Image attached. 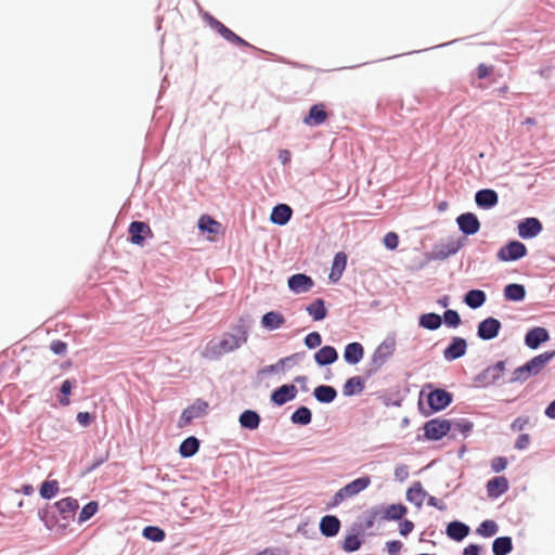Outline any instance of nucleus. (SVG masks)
<instances>
[{
	"instance_id": "nucleus-1",
	"label": "nucleus",
	"mask_w": 555,
	"mask_h": 555,
	"mask_svg": "<svg viewBox=\"0 0 555 555\" xmlns=\"http://www.w3.org/2000/svg\"><path fill=\"white\" fill-rule=\"evenodd\" d=\"M248 334L244 328H238L236 334L225 333L219 341H210L206 352L211 357H221L236 350L247 341Z\"/></svg>"
},
{
	"instance_id": "nucleus-2",
	"label": "nucleus",
	"mask_w": 555,
	"mask_h": 555,
	"mask_svg": "<svg viewBox=\"0 0 555 555\" xmlns=\"http://www.w3.org/2000/svg\"><path fill=\"white\" fill-rule=\"evenodd\" d=\"M554 357L555 351H546L533 357L530 361L514 370L511 382L522 383L529 377L538 375Z\"/></svg>"
},
{
	"instance_id": "nucleus-3",
	"label": "nucleus",
	"mask_w": 555,
	"mask_h": 555,
	"mask_svg": "<svg viewBox=\"0 0 555 555\" xmlns=\"http://www.w3.org/2000/svg\"><path fill=\"white\" fill-rule=\"evenodd\" d=\"M370 483L371 478L367 476L354 479L353 481L349 482L335 493V495L333 496L332 506H337L346 499L357 495L358 493L366 489L370 486Z\"/></svg>"
},
{
	"instance_id": "nucleus-4",
	"label": "nucleus",
	"mask_w": 555,
	"mask_h": 555,
	"mask_svg": "<svg viewBox=\"0 0 555 555\" xmlns=\"http://www.w3.org/2000/svg\"><path fill=\"white\" fill-rule=\"evenodd\" d=\"M208 403L203 399H197L193 404L183 410L178 425L180 428L188 426L194 418H199L206 415Z\"/></svg>"
},
{
	"instance_id": "nucleus-5",
	"label": "nucleus",
	"mask_w": 555,
	"mask_h": 555,
	"mask_svg": "<svg viewBox=\"0 0 555 555\" xmlns=\"http://www.w3.org/2000/svg\"><path fill=\"white\" fill-rule=\"evenodd\" d=\"M527 254L526 246L518 242V241H512L508 244L504 245L500 250L498 251V259L501 261H515L520 259Z\"/></svg>"
},
{
	"instance_id": "nucleus-6",
	"label": "nucleus",
	"mask_w": 555,
	"mask_h": 555,
	"mask_svg": "<svg viewBox=\"0 0 555 555\" xmlns=\"http://www.w3.org/2000/svg\"><path fill=\"white\" fill-rule=\"evenodd\" d=\"M129 241L133 245L143 246L146 237H153L150 225L142 221H133L129 225Z\"/></svg>"
},
{
	"instance_id": "nucleus-7",
	"label": "nucleus",
	"mask_w": 555,
	"mask_h": 555,
	"mask_svg": "<svg viewBox=\"0 0 555 555\" xmlns=\"http://www.w3.org/2000/svg\"><path fill=\"white\" fill-rule=\"evenodd\" d=\"M451 428V424L447 420H431L424 426L425 436L430 440H439L446 436Z\"/></svg>"
},
{
	"instance_id": "nucleus-8",
	"label": "nucleus",
	"mask_w": 555,
	"mask_h": 555,
	"mask_svg": "<svg viewBox=\"0 0 555 555\" xmlns=\"http://www.w3.org/2000/svg\"><path fill=\"white\" fill-rule=\"evenodd\" d=\"M501 330V322L492 317L481 321L478 325L477 334L483 340H490L498 336Z\"/></svg>"
},
{
	"instance_id": "nucleus-9",
	"label": "nucleus",
	"mask_w": 555,
	"mask_h": 555,
	"mask_svg": "<svg viewBox=\"0 0 555 555\" xmlns=\"http://www.w3.org/2000/svg\"><path fill=\"white\" fill-rule=\"evenodd\" d=\"M327 117L328 113L325 109V105L319 103L310 107L308 115L304 117L302 121L307 126L314 127L324 124Z\"/></svg>"
},
{
	"instance_id": "nucleus-10",
	"label": "nucleus",
	"mask_w": 555,
	"mask_h": 555,
	"mask_svg": "<svg viewBox=\"0 0 555 555\" xmlns=\"http://www.w3.org/2000/svg\"><path fill=\"white\" fill-rule=\"evenodd\" d=\"M452 401V395L444 389H435L428 395V404L434 411L447 408Z\"/></svg>"
},
{
	"instance_id": "nucleus-11",
	"label": "nucleus",
	"mask_w": 555,
	"mask_h": 555,
	"mask_svg": "<svg viewBox=\"0 0 555 555\" xmlns=\"http://www.w3.org/2000/svg\"><path fill=\"white\" fill-rule=\"evenodd\" d=\"M456 222L460 230L466 235H473L480 229V222L473 212H465L457 217Z\"/></svg>"
},
{
	"instance_id": "nucleus-12",
	"label": "nucleus",
	"mask_w": 555,
	"mask_h": 555,
	"mask_svg": "<svg viewBox=\"0 0 555 555\" xmlns=\"http://www.w3.org/2000/svg\"><path fill=\"white\" fill-rule=\"evenodd\" d=\"M467 343L462 337H453L451 344L444 349L443 357L448 361L456 360L466 353Z\"/></svg>"
},
{
	"instance_id": "nucleus-13",
	"label": "nucleus",
	"mask_w": 555,
	"mask_h": 555,
	"mask_svg": "<svg viewBox=\"0 0 555 555\" xmlns=\"http://www.w3.org/2000/svg\"><path fill=\"white\" fill-rule=\"evenodd\" d=\"M313 285V280L302 273L294 274L288 279V287L296 294L309 292Z\"/></svg>"
},
{
	"instance_id": "nucleus-14",
	"label": "nucleus",
	"mask_w": 555,
	"mask_h": 555,
	"mask_svg": "<svg viewBox=\"0 0 555 555\" xmlns=\"http://www.w3.org/2000/svg\"><path fill=\"white\" fill-rule=\"evenodd\" d=\"M550 339V335L546 328L544 327H533L528 331L525 336V344L530 349H537L542 343H545Z\"/></svg>"
},
{
	"instance_id": "nucleus-15",
	"label": "nucleus",
	"mask_w": 555,
	"mask_h": 555,
	"mask_svg": "<svg viewBox=\"0 0 555 555\" xmlns=\"http://www.w3.org/2000/svg\"><path fill=\"white\" fill-rule=\"evenodd\" d=\"M542 231V223L537 218H527L518 224V234L522 238H532Z\"/></svg>"
},
{
	"instance_id": "nucleus-16",
	"label": "nucleus",
	"mask_w": 555,
	"mask_h": 555,
	"mask_svg": "<svg viewBox=\"0 0 555 555\" xmlns=\"http://www.w3.org/2000/svg\"><path fill=\"white\" fill-rule=\"evenodd\" d=\"M296 395L297 388L294 385H283L272 392L271 400L278 405H283L293 400Z\"/></svg>"
},
{
	"instance_id": "nucleus-17",
	"label": "nucleus",
	"mask_w": 555,
	"mask_h": 555,
	"mask_svg": "<svg viewBox=\"0 0 555 555\" xmlns=\"http://www.w3.org/2000/svg\"><path fill=\"white\" fill-rule=\"evenodd\" d=\"M508 490V480L498 476L487 482V492L490 498H498Z\"/></svg>"
},
{
	"instance_id": "nucleus-18",
	"label": "nucleus",
	"mask_w": 555,
	"mask_h": 555,
	"mask_svg": "<svg viewBox=\"0 0 555 555\" xmlns=\"http://www.w3.org/2000/svg\"><path fill=\"white\" fill-rule=\"evenodd\" d=\"M56 509L63 516L64 519L74 517L76 511L79 507L78 501L74 498H64L55 503Z\"/></svg>"
},
{
	"instance_id": "nucleus-19",
	"label": "nucleus",
	"mask_w": 555,
	"mask_h": 555,
	"mask_svg": "<svg viewBox=\"0 0 555 555\" xmlns=\"http://www.w3.org/2000/svg\"><path fill=\"white\" fill-rule=\"evenodd\" d=\"M476 204L482 208L494 207L499 202L498 193L490 189L480 190L475 195Z\"/></svg>"
},
{
	"instance_id": "nucleus-20",
	"label": "nucleus",
	"mask_w": 555,
	"mask_h": 555,
	"mask_svg": "<svg viewBox=\"0 0 555 555\" xmlns=\"http://www.w3.org/2000/svg\"><path fill=\"white\" fill-rule=\"evenodd\" d=\"M340 529V521L336 516L326 515L320 521V531L325 537H334Z\"/></svg>"
},
{
	"instance_id": "nucleus-21",
	"label": "nucleus",
	"mask_w": 555,
	"mask_h": 555,
	"mask_svg": "<svg viewBox=\"0 0 555 555\" xmlns=\"http://www.w3.org/2000/svg\"><path fill=\"white\" fill-rule=\"evenodd\" d=\"M363 356L364 349L360 343H350L345 347L344 359L349 364L359 363Z\"/></svg>"
},
{
	"instance_id": "nucleus-22",
	"label": "nucleus",
	"mask_w": 555,
	"mask_h": 555,
	"mask_svg": "<svg viewBox=\"0 0 555 555\" xmlns=\"http://www.w3.org/2000/svg\"><path fill=\"white\" fill-rule=\"evenodd\" d=\"M347 266V255L344 251H339L335 255L332 269L330 273V280L333 282L339 281Z\"/></svg>"
},
{
	"instance_id": "nucleus-23",
	"label": "nucleus",
	"mask_w": 555,
	"mask_h": 555,
	"mask_svg": "<svg viewBox=\"0 0 555 555\" xmlns=\"http://www.w3.org/2000/svg\"><path fill=\"white\" fill-rule=\"evenodd\" d=\"M293 210L286 204L276 205L271 212V221L279 225H284L287 223L292 217Z\"/></svg>"
},
{
	"instance_id": "nucleus-24",
	"label": "nucleus",
	"mask_w": 555,
	"mask_h": 555,
	"mask_svg": "<svg viewBox=\"0 0 555 555\" xmlns=\"http://www.w3.org/2000/svg\"><path fill=\"white\" fill-rule=\"evenodd\" d=\"M285 322L286 320L284 315L276 311L267 312L266 314H263L261 319L262 327L269 331H274L282 327L285 324Z\"/></svg>"
},
{
	"instance_id": "nucleus-25",
	"label": "nucleus",
	"mask_w": 555,
	"mask_h": 555,
	"mask_svg": "<svg viewBox=\"0 0 555 555\" xmlns=\"http://www.w3.org/2000/svg\"><path fill=\"white\" fill-rule=\"evenodd\" d=\"M338 358L336 349L332 346H324L314 353V360L319 365L334 363Z\"/></svg>"
},
{
	"instance_id": "nucleus-26",
	"label": "nucleus",
	"mask_w": 555,
	"mask_h": 555,
	"mask_svg": "<svg viewBox=\"0 0 555 555\" xmlns=\"http://www.w3.org/2000/svg\"><path fill=\"white\" fill-rule=\"evenodd\" d=\"M426 498V492L420 481L414 482L406 491V500L421 507Z\"/></svg>"
},
{
	"instance_id": "nucleus-27",
	"label": "nucleus",
	"mask_w": 555,
	"mask_h": 555,
	"mask_svg": "<svg viewBox=\"0 0 555 555\" xmlns=\"http://www.w3.org/2000/svg\"><path fill=\"white\" fill-rule=\"evenodd\" d=\"M469 533V527L461 521H452L447 527V534L455 541H462Z\"/></svg>"
},
{
	"instance_id": "nucleus-28",
	"label": "nucleus",
	"mask_w": 555,
	"mask_h": 555,
	"mask_svg": "<svg viewBox=\"0 0 555 555\" xmlns=\"http://www.w3.org/2000/svg\"><path fill=\"white\" fill-rule=\"evenodd\" d=\"M487 299L486 293L480 289H472L466 293L464 302L472 309L481 307Z\"/></svg>"
},
{
	"instance_id": "nucleus-29",
	"label": "nucleus",
	"mask_w": 555,
	"mask_h": 555,
	"mask_svg": "<svg viewBox=\"0 0 555 555\" xmlns=\"http://www.w3.org/2000/svg\"><path fill=\"white\" fill-rule=\"evenodd\" d=\"M238 421L242 427L254 430L257 429L260 424V416L255 411L246 410L240 415Z\"/></svg>"
},
{
	"instance_id": "nucleus-30",
	"label": "nucleus",
	"mask_w": 555,
	"mask_h": 555,
	"mask_svg": "<svg viewBox=\"0 0 555 555\" xmlns=\"http://www.w3.org/2000/svg\"><path fill=\"white\" fill-rule=\"evenodd\" d=\"M313 396L319 402L330 403L334 401V399L337 396V392L334 387L322 385L314 388Z\"/></svg>"
},
{
	"instance_id": "nucleus-31",
	"label": "nucleus",
	"mask_w": 555,
	"mask_h": 555,
	"mask_svg": "<svg viewBox=\"0 0 555 555\" xmlns=\"http://www.w3.org/2000/svg\"><path fill=\"white\" fill-rule=\"evenodd\" d=\"M406 513L408 508L403 504H391L384 508L383 518L387 520H401Z\"/></svg>"
},
{
	"instance_id": "nucleus-32",
	"label": "nucleus",
	"mask_w": 555,
	"mask_h": 555,
	"mask_svg": "<svg viewBox=\"0 0 555 555\" xmlns=\"http://www.w3.org/2000/svg\"><path fill=\"white\" fill-rule=\"evenodd\" d=\"M307 312L312 317L315 321L323 320L326 314L327 310L325 308L324 300L321 298L315 299L307 307Z\"/></svg>"
},
{
	"instance_id": "nucleus-33",
	"label": "nucleus",
	"mask_w": 555,
	"mask_h": 555,
	"mask_svg": "<svg viewBox=\"0 0 555 555\" xmlns=\"http://www.w3.org/2000/svg\"><path fill=\"white\" fill-rule=\"evenodd\" d=\"M504 296L507 300L520 301L526 296V289L521 284L512 283L505 286Z\"/></svg>"
},
{
	"instance_id": "nucleus-34",
	"label": "nucleus",
	"mask_w": 555,
	"mask_h": 555,
	"mask_svg": "<svg viewBox=\"0 0 555 555\" xmlns=\"http://www.w3.org/2000/svg\"><path fill=\"white\" fill-rule=\"evenodd\" d=\"M513 548L512 539L509 537H500L493 541L492 551L494 555H506Z\"/></svg>"
},
{
	"instance_id": "nucleus-35",
	"label": "nucleus",
	"mask_w": 555,
	"mask_h": 555,
	"mask_svg": "<svg viewBox=\"0 0 555 555\" xmlns=\"http://www.w3.org/2000/svg\"><path fill=\"white\" fill-rule=\"evenodd\" d=\"M198 448L199 441L195 437H189L180 444L179 452L183 457H190L198 451Z\"/></svg>"
},
{
	"instance_id": "nucleus-36",
	"label": "nucleus",
	"mask_w": 555,
	"mask_h": 555,
	"mask_svg": "<svg viewBox=\"0 0 555 555\" xmlns=\"http://www.w3.org/2000/svg\"><path fill=\"white\" fill-rule=\"evenodd\" d=\"M442 319L437 313H425L420 318V325L427 330H437L441 326Z\"/></svg>"
},
{
	"instance_id": "nucleus-37",
	"label": "nucleus",
	"mask_w": 555,
	"mask_h": 555,
	"mask_svg": "<svg viewBox=\"0 0 555 555\" xmlns=\"http://www.w3.org/2000/svg\"><path fill=\"white\" fill-rule=\"evenodd\" d=\"M198 228L202 232L217 234L220 229V223L208 215H203L198 220Z\"/></svg>"
},
{
	"instance_id": "nucleus-38",
	"label": "nucleus",
	"mask_w": 555,
	"mask_h": 555,
	"mask_svg": "<svg viewBox=\"0 0 555 555\" xmlns=\"http://www.w3.org/2000/svg\"><path fill=\"white\" fill-rule=\"evenodd\" d=\"M208 23L227 41L231 42L232 38H234L235 34L215 17L208 16Z\"/></svg>"
},
{
	"instance_id": "nucleus-39",
	"label": "nucleus",
	"mask_w": 555,
	"mask_h": 555,
	"mask_svg": "<svg viewBox=\"0 0 555 555\" xmlns=\"http://www.w3.org/2000/svg\"><path fill=\"white\" fill-rule=\"evenodd\" d=\"M311 411L307 406H300L292 414L291 420L294 424L307 425L311 422Z\"/></svg>"
},
{
	"instance_id": "nucleus-40",
	"label": "nucleus",
	"mask_w": 555,
	"mask_h": 555,
	"mask_svg": "<svg viewBox=\"0 0 555 555\" xmlns=\"http://www.w3.org/2000/svg\"><path fill=\"white\" fill-rule=\"evenodd\" d=\"M59 482L56 480H47L40 487V495L43 499H52L59 492Z\"/></svg>"
},
{
	"instance_id": "nucleus-41",
	"label": "nucleus",
	"mask_w": 555,
	"mask_h": 555,
	"mask_svg": "<svg viewBox=\"0 0 555 555\" xmlns=\"http://www.w3.org/2000/svg\"><path fill=\"white\" fill-rule=\"evenodd\" d=\"M363 382L360 377L354 376L349 378L344 385V393L346 396H351L356 392H360L363 390Z\"/></svg>"
},
{
	"instance_id": "nucleus-42",
	"label": "nucleus",
	"mask_w": 555,
	"mask_h": 555,
	"mask_svg": "<svg viewBox=\"0 0 555 555\" xmlns=\"http://www.w3.org/2000/svg\"><path fill=\"white\" fill-rule=\"evenodd\" d=\"M99 509V505L96 502L92 501L86 504L78 516V522L82 524L90 519Z\"/></svg>"
},
{
	"instance_id": "nucleus-43",
	"label": "nucleus",
	"mask_w": 555,
	"mask_h": 555,
	"mask_svg": "<svg viewBox=\"0 0 555 555\" xmlns=\"http://www.w3.org/2000/svg\"><path fill=\"white\" fill-rule=\"evenodd\" d=\"M143 535L154 542H160L165 539V532L163 529L154 526L145 527L143 530Z\"/></svg>"
},
{
	"instance_id": "nucleus-44",
	"label": "nucleus",
	"mask_w": 555,
	"mask_h": 555,
	"mask_svg": "<svg viewBox=\"0 0 555 555\" xmlns=\"http://www.w3.org/2000/svg\"><path fill=\"white\" fill-rule=\"evenodd\" d=\"M477 532L482 537H492L498 532V525L493 520H485L477 528Z\"/></svg>"
},
{
	"instance_id": "nucleus-45",
	"label": "nucleus",
	"mask_w": 555,
	"mask_h": 555,
	"mask_svg": "<svg viewBox=\"0 0 555 555\" xmlns=\"http://www.w3.org/2000/svg\"><path fill=\"white\" fill-rule=\"evenodd\" d=\"M361 546V541L356 534L347 535L343 542V548L346 552H354Z\"/></svg>"
},
{
	"instance_id": "nucleus-46",
	"label": "nucleus",
	"mask_w": 555,
	"mask_h": 555,
	"mask_svg": "<svg viewBox=\"0 0 555 555\" xmlns=\"http://www.w3.org/2000/svg\"><path fill=\"white\" fill-rule=\"evenodd\" d=\"M74 385H75V380L72 382L69 379H66L63 382L61 389H60L63 395V397L60 398V403L62 405L66 406L69 404L70 401H69L68 396L70 395Z\"/></svg>"
},
{
	"instance_id": "nucleus-47",
	"label": "nucleus",
	"mask_w": 555,
	"mask_h": 555,
	"mask_svg": "<svg viewBox=\"0 0 555 555\" xmlns=\"http://www.w3.org/2000/svg\"><path fill=\"white\" fill-rule=\"evenodd\" d=\"M443 320L448 326L457 327L461 324L460 314L455 310H447Z\"/></svg>"
},
{
	"instance_id": "nucleus-48",
	"label": "nucleus",
	"mask_w": 555,
	"mask_h": 555,
	"mask_svg": "<svg viewBox=\"0 0 555 555\" xmlns=\"http://www.w3.org/2000/svg\"><path fill=\"white\" fill-rule=\"evenodd\" d=\"M321 343H322V337H321L320 333H318V332H311L310 334H308L305 337V345L309 349L319 347L321 345Z\"/></svg>"
},
{
	"instance_id": "nucleus-49",
	"label": "nucleus",
	"mask_w": 555,
	"mask_h": 555,
	"mask_svg": "<svg viewBox=\"0 0 555 555\" xmlns=\"http://www.w3.org/2000/svg\"><path fill=\"white\" fill-rule=\"evenodd\" d=\"M508 461L504 456H496L491 461V468L495 473H500L507 467Z\"/></svg>"
},
{
	"instance_id": "nucleus-50",
	"label": "nucleus",
	"mask_w": 555,
	"mask_h": 555,
	"mask_svg": "<svg viewBox=\"0 0 555 555\" xmlns=\"http://www.w3.org/2000/svg\"><path fill=\"white\" fill-rule=\"evenodd\" d=\"M402 547L403 543L399 540H392L386 543V550L388 555H399Z\"/></svg>"
},
{
	"instance_id": "nucleus-51",
	"label": "nucleus",
	"mask_w": 555,
	"mask_h": 555,
	"mask_svg": "<svg viewBox=\"0 0 555 555\" xmlns=\"http://www.w3.org/2000/svg\"><path fill=\"white\" fill-rule=\"evenodd\" d=\"M399 243V237L395 232H389L384 237V244L389 249H396Z\"/></svg>"
},
{
	"instance_id": "nucleus-52",
	"label": "nucleus",
	"mask_w": 555,
	"mask_h": 555,
	"mask_svg": "<svg viewBox=\"0 0 555 555\" xmlns=\"http://www.w3.org/2000/svg\"><path fill=\"white\" fill-rule=\"evenodd\" d=\"M494 70V67L492 65H487V64H479V66L477 67V77L479 79H485L487 78L488 76H490Z\"/></svg>"
},
{
	"instance_id": "nucleus-53",
	"label": "nucleus",
	"mask_w": 555,
	"mask_h": 555,
	"mask_svg": "<svg viewBox=\"0 0 555 555\" xmlns=\"http://www.w3.org/2000/svg\"><path fill=\"white\" fill-rule=\"evenodd\" d=\"M414 529V524L411 520L404 519L399 524V532L401 535H409Z\"/></svg>"
},
{
	"instance_id": "nucleus-54",
	"label": "nucleus",
	"mask_w": 555,
	"mask_h": 555,
	"mask_svg": "<svg viewBox=\"0 0 555 555\" xmlns=\"http://www.w3.org/2000/svg\"><path fill=\"white\" fill-rule=\"evenodd\" d=\"M395 477L399 481H404L409 477V467L404 464L398 465L395 469Z\"/></svg>"
},
{
	"instance_id": "nucleus-55",
	"label": "nucleus",
	"mask_w": 555,
	"mask_h": 555,
	"mask_svg": "<svg viewBox=\"0 0 555 555\" xmlns=\"http://www.w3.org/2000/svg\"><path fill=\"white\" fill-rule=\"evenodd\" d=\"M50 348L55 354H63L66 352L67 345L62 340H53Z\"/></svg>"
},
{
	"instance_id": "nucleus-56",
	"label": "nucleus",
	"mask_w": 555,
	"mask_h": 555,
	"mask_svg": "<svg viewBox=\"0 0 555 555\" xmlns=\"http://www.w3.org/2000/svg\"><path fill=\"white\" fill-rule=\"evenodd\" d=\"M93 418L94 417L89 412H79L77 414L78 423L85 427L89 426L92 423Z\"/></svg>"
},
{
	"instance_id": "nucleus-57",
	"label": "nucleus",
	"mask_w": 555,
	"mask_h": 555,
	"mask_svg": "<svg viewBox=\"0 0 555 555\" xmlns=\"http://www.w3.org/2000/svg\"><path fill=\"white\" fill-rule=\"evenodd\" d=\"M529 443H530L529 435L522 434L517 438V440L515 442V448L518 450H524L529 446Z\"/></svg>"
},
{
	"instance_id": "nucleus-58",
	"label": "nucleus",
	"mask_w": 555,
	"mask_h": 555,
	"mask_svg": "<svg viewBox=\"0 0 555 555\" xmlns=\"http://www.w3.org/2000/svg\"><path fill=\"white\" fill-rule=\"evenodd\" d=\"M463 555H479V546L475 544H469L464 548Z\"/></svg>"
},
{
	"instance_id": "nucleus-59",
	"label": "nucleus",
	"mask_w": 555,
	"mask_h": 555,
	"mask_svg": "<svg viewBox=\"0 0 555 555\" xmlns=\"http://www.w3.org/2000/svg\"><path fill=\"white\" fill-rule=\"evenodd\" d=\"M490 370H492L494 372L493 374V377H496L499 376L501 373L504 372L505 370V363L503 361H499L493 367H491Z\"/></svg>"
},
{
	"instance_id": "nucleus-60",
	"label": "nucleus",
	"mask_w": 555,
	"mask_h": 555,
	"mask_svg": "<svg viewBox=\"0 0 555 555\" xmlns=\"http://www.w3.org/2000/svg\"><path fill=\"white\" fill-rule=\"evenodd\" d=\"M461 247H462V244L459 241H452L448 245V255L455 254Z\"/></svg>"
},
{
	"instance_id": "nucleus-61",
	"label": "nucleus",
	"mask_w": 555,
	"mask_h": 555,
	"mask_svg": "<svg viewBox=\"0 0 555 555\" xmlns=\"http://www.w3.org/2000/svg\"><path fill=\"white\" fill-rule=\"evenodd\" d=\"M231 43H233L235 46L253 48L247 41H245L243 38H241L236 34L234 35V38H232Z\"/></svg>"
},
{
	"instance_id": "nucleus-62",
	"label": "nucleus",
	"mask_w": 555,
	"mask_h": 555,
	"mask_svg": "<svg viewBox=\"0 0 555 555\" xmlns=\"http://www.w3.org/2000/svg\"><path fill=\"white\" fill-rule=\"evenodd\" d=\"M391 353V350H390V347L387 346L386 344H382L376 352H375V357L378 356V354H384V356H389Z\"/></svg>"
},
{
	"instance_id": "nucleus-63",
	"label": "nucleus",
	"mask_w": 555,
	"mask_h": 555,
	"mask_svg": "<svg viewBox=\"0 0 555 555\" xmlns=\"http://www.w3.org/2000/svg\"><path fill=\"white\" fill-rule=\"evenodd\" d=\"M528 423V420L527 418H521V417H518L517 420H515V422L513 423L512 427L514 429H522V427Z\"/></svg>"
},
{
	"instance_id": "nucleus-64",
	"label": "nucleus",
	"mask_w": 555,
	"mask_h": 555,
	"mask_svg": "<svg viewBox=\"0 0 555 555\" xmlns=\"http://www.w3.org/2000/svg\"><path fill=\"white\" fill-rule=\"evenodd\" d=\"M545 414L550 418H555V400L548 404V406L545 410Z\"/></svg>"
}]
</instances>
